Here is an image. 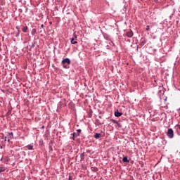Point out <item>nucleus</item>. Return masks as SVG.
Wrapping results in <instances>:
<instances>
[{"label":"nucleus","mask_w":180,"mask_h":180,"mask_svg":"<svg viewBox=\"0 0 180 180\" xmlns=\"http://www.w3.org/2000/svg\"><path fill=\"white\" fill-rule=\"evenodd\" d=\"M32 35H34V34H36V28H32Z\"/></svg>","instance_id":"nucleus-14"},{"label":"nucleus","mask_w":180,"mask_h":180,"mask_svg":"<svg viewBox=\"0 0 180 180\" xmlns=\"http://www.w3.org/2000/svg\"><path fill=\"white\" fill-rule=\"evenodd\" d=\"M122 161H124V162H129V160H128L127 156H124V158H122Z\"/></svg>","instance_id":"nucleus-7"},{"label":"nucleus","mask_w":180,"mask_h":180,"mask_svg":"<svg viewBox=\"0 0 180 180\" xmlns=\"http://www.w3.org/2000/svg\"><path fill=\"white\" fill-rule=\"evenodd\" d=\"M179 110H180V108H179Z\"/></svg>","instance_id":"nucleus-24"},{"label":"nucleus","mask_w":180,"mask_h":180,"mask_svg":"<svg viewBox=\"0 0 180 180\" xmlns=\"http://www.w3.org/2000/svg\"><path fill=\"white\" fill-rule=\"evenodd\" d=\"M167 99V98H165V101Z\"/></svg>","instance_id":"nucleus-23"},{"label":"nucleus","mask_w":180,"mask_h":180,"mask_svg":"<svg viewBox=\"0 0 180 180\" xmlns=\"http://www.w3.org/2000/svg\"><path fill=\"white\" fill-rule=\"evenodd\" d=\"M9 160H10V158L8 156H6L4 158V162L5 163H8V161H9Z\"/></svg>","instance_id":"nucleus-8"},{"label":"nucleus","mask_w":180,"mask_h":180,"mask_svg":"<svg viewBox=\"0 0 180 180\" xmlns=\"http://www.w3.org/2000/svg\"><path fill=\"white\" fill-rule=\"evenodd\" d=\"M81 160H84V158H85V154L84 153H82L81 155Z\"/></svg>","instance_id":"nucleus-13"},{"label":"nucleus","mask_w":180,"mask_h":180,"mask_svg":"<svg viewBox=\"0 0 180 180\" xmlns=\"http://www.w3.org/2000/svg\"><path fill=\"white\" fill-rule=\"evenodd\" d=\"M28 30V27H23L22 32H27Z\"/></svg>","instance_id":"nucleus-15"},{"label":"nucleus","mask_w":180,"mask_h":180,"mask_svg":"<svg viewBox=\"0 0 180 180\" xmlns=\"http://www.w3.org/2000/svg\"><path fill=\"white\" fill-rule=\"evenodd\" d=\"M94 136H95V138H101V133H96Z\"/></svg>","instance_id":"nucleus-9"},{"label":"nucleus","mask_w":180,"mask_h":180,"mask_svg":"<svg viewBox=\"0 0 180 180\" xmlns=\"http://www.w3.org/2000/svg\"><path fill=\"white\" fill-rule=\"evenodd\" d=\"M77 133L76 136H79L82 129H77Z\"/></svg>","instance_id":"nucleus-12"},{"label":"nucleus","mask_w":180,"mask_h":180,"mask_svg":"<svg viewBox=\"0 0 180 180\" xmlns=\"http://www.w3.org/2000/svg\"><path fill=\"white\" fill-rule=\"evenodd\" d=\"M27 149H29V150H32V149H34V146H32V145H28V146H27Z\"/></svg>","instance_id":"nucleus-10"},{"label":"nucleus","mask_w":180,"mask_h":180,"mask_svg":"<svg viewBox=\"0 0 180 180\" xmlns=\"http://www.w3.org/2000/svg\"><path fill=\"white\" fill-rule=\"evenodd\" d=\"M62 64L63 65V68L68 69L69 68V65H66V64H71V60L70 58H63V60H62Z\"/></svg>","instance_id":"nucleus-1"},{"label":"nucleus","mask_w":180,"mask_h":180,"mask_svg":"<svg viewBox=\"0 0 180 180\" xmlns=\"http://www.w3.org/2000/svg\"><path fill=\"white\" fill-rule=\"evenodd\" d=\"M5 140H8V141H10V139H8L7 136H6Z\"/></svg>","instance_id":"nucleus-19"},{"label":"nucleus","mask_w":180,"mask_h":180,"mask_svg":"<svg viewBox=\"0 0 180 180\" xmlns=\"http://www.w3.org/2000/svg\"><path fill=\"white\" fill-rule=\"evenodd\" d=\"M167 134V136H169V138H173L174 137V129H172V128H169Z\"/></svg>","instance_id":"nucleus-2"},{"label":"nucleus","mask_w":180,"mask_h":180,"mask_svg":"<svg viewBox=\"0 0 180 180\" xmlns=\"http://www.w3.org/2000/svg\"><path fill=\"white\" fill-rule=\"evenodd\" d=\"M41 27L42 28H44V24L41 25Z\"/></svg>","instance_id":"nucleus-21"},{"label":"nucleus","mask_w":180,"mask_h":180,"mask_svg":"<svg viewBox=\"0 0 180 180\" xmlns=\"http://www.w3.org/2000/svg\"><path fill=\"white\" fill-rule=\"evenodd\" d=\"M70 41H71L72 44H77V34H75V32L74 33L73 37H72V39Z\"/></svg>","instance_id":"nucleus-3"},{"label":"nucleus","mask_w":180,"mask_h":180,"mask_svg":"<svg viewBox=\"0 0 180 180\" xmlns=\"http://www.w3.org/2000/svg\"><path fill=\"white\" fill-rule=\"evenodd\" d=\"M9 136H13V132L9 133Z\"/></svg>","instance_id":"nucleus-18"},{"label":"nucleus","mask_w":180,"mask_h":180,"mask_svg":"<svg viewBox=\"0 0 180 180\" xmlns=\"http://www.w3.org/2000/svg\"><path fill=\"white\" fill-rule=\"evenodd\" d=\"M5 170H6L5 167H0V173H1V172H4Z\"/></svg>","instance_id":"nucleus-11"},{"label":"nucleus","mask_w":180,"mask_h":180,"mask_svg":"<svg viewBox=\"0 0 180 180\" xmlns=\"http://www.w3.org/2000/svg\"><path fill=\"white\" fill-rule=\"evenodd\" d=\"M68 180H72V177H71V176H69Z\"/></svg>","instance_id":"nucleus-20"},{"label":"nucleus","mask_w":180,"mask_h":180,"mask_svg":"<svg viewBox=\"0 0 180 180\" xmlns=\"http://www.w3.org/2000/svg\"><path fill=\"white\" fill-rule=\"evenodd\" d=\"M126 35L127 36V37H132V36L134 35V32H132V30H129V32H127Z\"/></svg>","instance_id":"nucleus-4"},{"label":"nucleus","mask_w":180,"mask_h":180,"mask_svg":"<svg viewBox=\"0 0 180 180\" xmlns=\"http://www.w3.org/2000/svg\"><path fill=\"white\" fill-rule=\"evenodd\" d=\"M111 120H112V122H113L114 124H117V126H119V127H122L120 122H118V121H116L115 119H111Z\"/></svg>","instance_id":"nucleus-6"},{"label":"nucleus","mask_w":180,"mask_h":180,"mask_svg":"<svg viewBox=\"0 0 180 180\" xmlns=\"http://www.w3.org/2000/svg\"><path fill=\"white\" fill-rule=\"evenodd\" d=\"M146 30H150V26H149V25H147Z\"/></svg>","instance_id":"nucleus-17"},{"label":"nucleus","mask_w":180,"mask_h":180,"mask_svg":"<svg viewBox=\"0 0 180 180\" xmlns=\"http://www.w3.org/2000/svg\"><path fill=\"white\" fill-rule=\"evenodd\" d=\"M45 126H42V129H44Z\"/></svg>","instance_id":"nucleus-22"},{"label":"nucleus","mask_w":180,"mask_h":180,"mask_svg":"<svg viewBox=\"0 0 180 180\" xmlns=\"http://www.w3.org/2000/svg\"><path fill=\"white\" fill-rule=\"evenodd\" d=\"M115 117H121V115H122V112H119V110H116V111L115 112Z\"/></svg>","instance_id":"nucleus-5"},{"label":"nucleus","mask_w":180,"mask_h":180,"mask_svg":"<svg viewBox=\"0 0 180 180\" xmlns=\"http://www.w3.org/2000/svg\"><path fill=\"white\" fill-rule=\"evenodd\" d=\"M75 136H77L76 133H73V136H72L73 140H75Z\"/></svg>","instance_id":"nucleus-16"}]
</instances>
